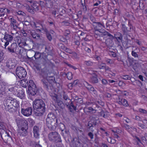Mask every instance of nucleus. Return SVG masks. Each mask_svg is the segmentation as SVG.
<instances>
[{"mask_svg":"<svg viewBox=\"0 0 147 147\" xmlns=\"http://www.w3.org/2000/svg\"><path fill=\"white\" fill-rule=\"evenodd\" d=\"M67 107L68 108V110L69 111L71 112H73V109L71 107L70 105V104L68 103V104H66Z\"/></svg>","mask_w":147,"mask_h":147,"instance_id":"nucleus-52","label":"nucleus"},{"mask_svg":"<svg viewBox=\"0 0 147 147\" xmlns=\"http://www.w3.org/2000/svg\"><path fill=\"white\" fill-rule=\"evenodd\" d=\"M45 105L44 101L41 99H36L33 102V112L36 116H42L45 110Z\"/></svg>","mask_w":147,"mask_h":147,"instance_id":"nucleus-2","label":"nucleus"},{"mask_svg":"<svg viewBox=\"0 0 147 147\" xmlns=\"http://www.w3.org/2000/svg\"><path fill=\"white\" fill-rule=\"evenodd\" d=\"M135 51H131V55L135 57L138 58L139 59V56L137 53Z\"/></svg>","mask_w":147,"mask_h":147,"instance_id":"nucleus-49","label":"nucleus"},{"mask_svg":"<svg viewBox=\"0 0 147 147\" xmlns=\"http://www.w3.org/2000/svg\"><path fill=\"white\" fill-rule=\"evenodd\" d=\"M5 102V109L6 111L12 113L19 109V102L11 97L7 98Z\"/></svg>","mask_w":147,"mask_h":147,"instance_id":"nucleus-1","label":"nucleus"},{"mask_svg":"<svg viewBox=\"0 0 147 147\" xmlns=\"http://www.w3.org/2000/svg\"><path fill=\"white\" fill-rule=\"evenodd\" d=\"M26 9L28 12H30L32 14L34 13V10L31 8L29 6L27 7Z\"/></svg>","mask_w":147,"mask_h":147,"instance_id":"nucleus-50","label":"nucleus"},{"mask_svg":"<svg viewBox=\"0 0 147 147\" xmlns=\"http://www.w3.org/2000/svg\"><path fill=\"white\" fill-rule=\"evenodd\" d=\"M69 134V132L68 130L65 129L64 131L62 132V135L65 138V137L67 136Z\"/></svg>","mask_w":147,"mask_h":147,"instance_id":"nucleus-41","label":"nucleus"},{"mask_svg":"<svg viewBox=\"0 0 147 147\" xmlns=\"http://www.w3.org/2000/svg\"><path fill=\"white\" fill-rule=\"evenodd\" d=\"M114 35L115 38L118 42L122 41L123 36L121 34L119 33L116 34H114Z\"/></svg>","mask_w":147,"mask_h":147,"instance_id":"nucleus-31","label":"nucleus"},{"mask_svg":"<svg viewBox=\"0 0 147 147\" xmlns=\"http://www.w3.org/2000/svg\"><path fill=\"white\" fill-rule=\"evenodd\" d=\"M30 34L32 36L33 38L36 39H42V37L38 34L34 30H32L30 32Z\"/></svg>","mask_w":147,"mask_h":147,"instance_id":"nucleus-27","label":"nucleus"},{"mask_svg":"<svg viewBox=\"0 0 147 147\" xmlns=\"http://www.w3.org/2000/svg\"><path fill=\"white\" fill-rule=\"evenodd\" d=\"M64 50L67 53H70L71 54L73 52L71 51V49H70L67 48V47H65V49H64Z\"/></svg>","mask_w":147,"mask_h":147,"instance_id":"nucleus-57","label":"nucleus"},{"mask_svg":"<svg viewBox=\"0 0 147 147\" xmlns=\"http://www.w3.org/2000/svg\"><path fill=\"white\" fill-rule=\"evenodd\" d=\"M88 135L90 138L91 140L93 138L94 135L92 132H89L88 133Z\"/></svg>","mask_w":147,"mask_h":147,"instance_id":"nucleus-62","label":"nucleus"},{"mask_svg":"<svg viewBox=\"0 0 147 147\" xmlns=\"http://www.w3.org/2000/svg\"><path fill=\"white\" fill-rule=\"evenodd\" d=\"M87 90L90 92L93 88V87L91 84H89L87 82H85V84H84Z\"/></svg>","mask_w":147,"mask_h":147,"instance_id":"nucleus-34","label":"nucleus"},{"mask_svg":"<svg viewBox=\"0 0 147 147\" xmlns=\"http://www.w3.org/2000/svg\"><path fill=\"white\" fill-rule=\"evenodd\" d=\"M48 137L49 140L53 143H58L61 142L60 135L56 131H52L48 134Z\"/></svg>","mask_w":147,"mask_h":147,"instance_id":"nucleus-5","label":"nucleus"},{"mask_svg":"<svg viewBox=\"0 0 147 147\" xmlns=\"http://www.w3.org/2000/svg\"><path fill=\"white\" fill-rule=\"evenodd\" d=\"M138 111L140 113L143 114H146L147 113V111L143 109L140 108L139 109Z\"/></svg>","mask_w":147,"mask_h":147,"instance_id":"nucleus-51","label":"nucleus"},{"mask_svg":"<svg viewBox=\"0 0 147 147\" xmlns=\"http://www.w3.org/2000/svg\"><path fill=\"white\" fill-rule=\"evenodd\" d=\"M76 98H76L75 100V102L77 103L76 104L77 105H80L79 104L82 105L83 103V99L82 98H78V97H76Z\"/></svg>","mask_w":147,"mask_h":147,"instance_id":"nucleus-38","label":"nucleus"},{"mask_svg":"<svg viewBox=\"0 0 147 147\" xmlns=\"http://www.w3.org/2000/svg\"><path fill=\"white\" fill-rule=\"evenodd\" d=\"M32 7L34 11H37L39 10L40 8L39 4L38 3H37L36 1H34L32 5Z\"/></svg>","mask_w":147,"mask_h":147,"instance_id":"nucleus-30","label":"nucleus"},{"mask_svg":"<svg viewBox=\"0 0 147 147\" xmlns=\"http://www.w3.org/2000/svg\"><path fill=\"white\" fill-rule=\"evenodd\" d=\"M41 82L44 88L49 92V95L51 97L56 94L55 93V89L51 83L45 79L41 80Z\"/></svg>","mask_w":147,"mask_h":147,"instance_id":"nucleus-4","label":"nucleus"},{"mask_svg":"<svg viewBox=\"0 0 147 147\" xmlns=\"http://www.w3.org/2000/svg\"><path fill=\"white\" fill-rule=\"evenodd\" d=\"M70 105L71 107H72L73 108V109L74 110H76V107L74 105V104L73 102L71 101L70 103Z\"/></svg>","mask_w":147,"mask_h":147,"instance_id":"nucleus-59","label":"nucleus"},{"mask_svg":"<svg viewBox=\"0 0 147 147\" xmlns=\"http://www.w3.org/2000/svg\"><path fill=\"white\" fill-rule=\"evenodd\" d=\"M98 14L100 16H101L104 14V11L102 10L99 9L98 11Z\"/></svg>","mask_w":147,"mask_h":147,"instance_id":"nucleus-63","label":"nucleus"},{"mask_svg":"<svg viewBox=\"0 0 147 147\" xmlns=\"http://www.w3.org/2000/svg\"><path fill=\"white\" fill-rule=\"evenodd\" d=\"M14 34L12 33H11V34H10L7 32H5L3 38L1 39V40L2 42H3L4 40L6 41L4 45L5 49H6V47L9 44V42H11L13 40V36Z\"/></svg>","mask_w":147,"mask_h":147,"instance_id":"nucleus-6","label":"nucleus"},{"mask_svg":"<svg viewBox=\"0 0 147 147\" xmlns=\"http://www.w3.org/2000/svg\"><path fill=\"white\" fill-rule=\"evenodd\" d=\"M122 105L125 107L129 106V105L128 103V101L125 99H122Z\"/></svg>","mask_w":147,"mask_h":147,"instance_id":"nucleus-44","label":"nucleus"},{"mask_svg":"<svg viewBox=\"0 0 147 147\" xmlns=\"http://www.w3.org/2000/svg\"><path fill=\"white\" fill-rule=\"evenodd\" d=\"M39 3H38L39 5H40L41 7H44L46 5L45 3L43 1L40 0L39 1Z\"/></svg>","mask_w":147,"mask_h":147,"instance_id":"nucleus-56","label":"nucleus"},{"mask_svg":"<svg viewBox=\"0 0 147 147\" xmlns=\"http://www.w3.org/2000/svg\"><path fill=\"white\" fill-rule=\"evenodd\" d=\"M16 122L19 127L28 128V123L26 120L22 119H19L17 120Z\"/></svg>","mask_w":147,"mask_h":147,"instance_id":"nucleus-12","label":"nucleus"},{"mask_svg":"<svg viewBox=\"0 0 147 147\" xmlns=\"http://www.w3.org/2000/svg\"><path fill=\"white\" fill-rule=\"evenodd\" d=\"M32 108L31 107H28L26 109H22L21 112L24 116H28L30 115L32 113Z\"/></svg>","mask_w":147,"mask_h":147,"instance_id":"nucleus-15","label":"nucleus"},{"mask_svg":"<svg viewBox=\"0 0 147 147\" xmlns=\"http://www.w3.org/2000/svg\"><path fill=\"white\" fill-rule=\"evenodd\" d=\"M21 85L23 87L26 88L28 85V81L27 79H23L21 80Z\"/></svg>","mask_w":147,"mask_h":147,"instance_id":"nucleus-36","label":"nucleus"},{"mask_svg":"<svg viewBox=\"0 0 147 147\" xmlns=\"http://www.w3.org/2000/svg\"><path fill=\"white\" fill-rule=\"evenodd\" d=\"M59 128L61 130L62 132L64 131L65 129V125L61 123H60L59 124Z\"/></svg>","mask_w":147,"mask_h":147,"instance_id":"nucleus-45","label":"nucleus"},{"mask_svg":"<svg viewBox=\"0 0 147 147\" xmlns=\"http://www.w3.org/2000/svg\"><path fill=\"white\" fill-rule=\"evenodd\" d=\"M46 121V125L49 130L54 131L56 129L58 124V120L56 115L54 113H49Z\"/></svg>","mask_w":147,"mask_h":147,"instance_id":"nucleus-3","label":"nucleus"},{"mask_svg":"<svg viewBox=\"0 0 147 147\" xmlns=\"http://www.w3.org/2000/svg\"><path fill=\"white\" fill-rule=\"evenodd\" d=\"M41 26L42 28H40V29H38V30L42 33H45L49 41H51L52 39V37L50 32L46 28L45 25H41Z\"/></svg>","mask_w":147,"mask_h":147,"instance_id":"nucleus-9","label":"nucleus"},{"mask_svg":"<svg viewBox=\"0 0 147 147\" xmlns=\"http://www.w3.org/2000/svg\"><path fill=\"white\" fill-rule=\"evenodd\" d=\"M98 81L97 75L95 74H94L93 75L90 77V82L92 84H94L97 83Z\"/></svg>","mask_w":147,"mask_h":147,"instance_id":"nucleus-23","label":"nucleus"},{"mask_svg":"<svg viewBox=\"0 0 147 147\" xmlns=\"http://www.w3.org/2000/svg\"><path fill=\"white\" fill-rule=\"evenodd\" d=\"M83 109L84 112L86 113H89L91 114H94L96 112V110L91 107H86Z\"/></svg>","mask_w":147,"mask_h":147,"instance_id":"nucleus-22","label":"nucleus"},{"mask_svg":"<svg viewBox=\"0 0 147 147\" xmlns=\"http://www.w3.org/2000/svg\"><path fill=\"white\" fill-rule=\"evenodd\" d=\"M80 3L82 5V9L84 11L86 12L87 11V9L89 10V8L88 7V5L86 4L85 0H84L83 2L82 1V0H80Z\"/></svg>","mask_w":147,"mask_h":147,"instance_id":"nucleus-29","label":"nucleus"},{"mask_svg":"<svg viewBox=\"0 0 147 147\" xmlns=\"http://www.w3.org/2000/svg\"><path fill=\"white\" fill-rule=\"evenodd\" d=\"M95 32L96 31L100 32L103 28H105L104 24L103 22H97L93 25Z\"/></svg>","mask_w":147,"mask_h":147,"instance_id":"nucleus-14","label":"nucleus"},{"mask_svg":"<svg viewBox=\"0 0 147 147\" xmlns=\"http://www.w3.org/2000/svg\"><path fill=\"white\" fill-rule=\"evenodd\" d=\"M46 5L49 8L51 7L53 5V3L51 0H48L45 3Z\"/></svg>","mask_w":147,"mask_h":147,"instance_id":"nucleus-40","label":"nucleus"},{"mask_svg":"<svg viewBox=\"0 0 147 147\" xmlns=\"http://www.w3.org/2000/svg\"><path fill=\"white\" fill-rule=\"evenodd\" d=\"M65 64L67 65L69 67L71 68H72L73 69H74L75 70H76L77 69V68L76 67H75L73 66L72 65H71V64H69L68 63H65Z\"/></svg>","mask_w":147,"mask_h":147,"instance_id":"nucleus-61","label":"nucleus"},{"mask_svg":"<svg viewBox=\"0 0 147 147\" xmlns=\"http://www.w3.org/2000/svg\"><path fill=\"white\" fill-rule=\"evenodd\" d=\"M122 79L125 80H129L130 79V77L127 75H123V76Z\"/></svg>","mask_w":147,"mask_h":147,"instance_id":"nucleus-54","label":"nucleus"},{"mask_svg":"<svg viewBox=\"0 0 147 147\" xmlns=\"http://www.w3.org/2000/svg\"><path fill=\"white\" fill-rule=\"evenodd\" d=\"M55 143L52 142L51 143L48 144L47 146L49 147H62L61 146H57Z\"/></svg>","mask_w":147,"mask_h":147,"instance_id":"nucleus-43","label":"nucleus"},{"mask_svg":"<svg viewBox=\"0 0 147 147\" xmlns=\"http://www.w3.org/2000/svg\"><path fill=\"white\" fill-rule=\"evenodd\" d=\"M6 86V84L5 82L0 81V94L5 92Z\"/></svg>","mask_w":147,"mask_h":147,"instance_id":"nucleus-28","label":"nucleus"},{"mask_svg":"<svg viewBox=\"0 0 147 147\" xmlns=\"http://www.w3.org/2000/svg\"><path fill=\"white\" fill-rule=\"evenodd\" d=\"M105 64V63H102L101 64H98V67L100 69H105V66H104L103 65Z\"/></svg>","mask_w":147,"mask_h":147,"instance_id":"nucleus-58","label":"nucleus"},{"mask_svg":"<svg viewBox=\"0 0 147 147\" xmlns=\"http://www.w3.org/2000/svg\"><path fill=\"white\" fill-rule=\"evenodd\" d=\"M90 19L93 22L94 24H95L96 22V20L95 18L92 15H91L90 16Z\"/></svg>","mask_w":147,"mask_h":147,"instance_id":"nucleus-55","label":"nucleus"},{"mask_svg":"<svg viewBox=\"0 0 147 147\" xmlns=\"http://www.w3.org/2000/svg\"><path fill=\"white\" fill-rule=\"evenodd\" d=\"M58 46L60 49L64 50L65 49L66 47L64 45L61 43H59L58 44Z\"/></svg>","mask_w":147,"mask_h":147,"instance_id":"nucleus-47","label":"nucleus"},{"mask_svg":"<svg viewBox=\"0 0 147 147\" xmlns=\"http://www.w3.org/2000/svg\"><path fill=\"white\" fill-rule=\"evenodd\" d=\"M19 47L17 46L16 43H12L11 46L6 47V49L7 50L8 52L11 53H15L18 51V48Z\"/></svg>","mask_w":147,"mask_h":147,"instance_id":"nucleus-11","label":"nucleus"},{"mask_svg":"<svg viewBox=\"0 0 147 147\" xmlns=\"http://www.w3.org/2000/svg\"><path fill=\"white\" fill-rule=\"evenodd\" d=\"M27 92L29 95L34 96L37 93L38 94L39 90L38 89L36 86H35L31 90L30 89V90L28 89Z\"/></svg>","mask_w":147,"mask_h":147,"instance_id":"nucleus-17","label":"nucleus"},{"mask_svg":"<svg viewBox=\"0 0 147 147\" xmlns=\"http://www.w3.org/2000/svg\"><path fill=\"white\" fill-rule=\"evenodd\" d=\"M47 55L44 53H40L39 52L36 51L35 52V54L34 56L35 59H38L41 57L45 60L46 61H47L48 59L47 58Z\"/></svg>","mask_w":147,"mask_h":147,"instance_id":"nucleus-13","label":"nucleus"},{"mask_svg":"<svg viewBox=\"0 0 147 147\" xmlns=\"http://www.w3.org/2000/svg\"><path fill=\"white\" fill-rule=\"evenodd\" d=\"M16 72L17 76L20 79L25 78L27 75V72L25 69L21 66L17 67Z\"/></svg>","mask_w":147,"mask_h":147,"instance_id":"nucleus-7","label":"nucleus"},{"mask_svg":"<svg viewBox=\"0 0 147 147\" xmlns=\"http://www.w3.org/2000/svg\"><path fill=\"white\" fill-rule=\"evenodd\" d=\"M84 63L88 66H91L93 65V63L89 60L84 61Z\"/></svg>","mask_w":147,"mask_h":147,"instance_id":"nucleus-46","label":"nucleus"},{"mask_svg":"<svg viewBox=\"0 0 147 147\" xmlns=\"http://www.w3.org/2000/svg\"><path fill=\"white\" fill-rule=\"evenodd\" d=\"M15 95L21 99L24 97V91L23 89L19 88Z\"/></svg>","mask_w":147,"mask_h":147,"instance_id":"nucleus-24","label":"nucleus"},{"mask_svg":"<svg viewBox=\"0 0 147 147\" xmlns=\"http://www.w3.org/2000/svg\"><path fill=\"white\" fill-rule=\"evenodd\" d=\"M35 86L36 85L33 81L32 80H30L28 82V89L30 90V89L31 90L32 88L33 87Z\"/></svg>","mask_w":147,"mask_h":147,"instance_id":"nucleus-37","label":"nucleus"},{"mask_svg":"<svg viewBox=\"0 0 147 147\" xmlns=\"http://www.w3.org/2000/svg\"><path fill=\"white\" fill-rule=\"evenodd\" d=\"M39 131V127L36 125L34 126L33 128V132L34 137L35 138H39L40 136Z\"/></svg>","mask_w":147,"mask_h":147,"instance_id":"nucleus-21","label":"nucleus"},{"mask_svg":"<svg viewBox=\"0 0 147 147\" xmlns=\"http://www.w3.org/2000/svg\"><path fill=\"white\" fill-rule=\"evenodd\" d=\"M99 32L101 33V34H100V36L102 37H103L105 36H107V35L109 33L108 32L105 31L104 30H101L100 32Z\"/></svg>","mask_w":147,"mask_h":147,"instance_id":"nucleus-42","label":"nucleus"},{"mask_svg":"<svg viewBox=\"0 0 147 147\" xmlns=\"http://www.w3.org/2000/svg\"><path fill=\"white\" fill-rule=\"evenodd\" d=\"M138 125L144 129H145V128H147V127H146V125H144V124H142L140 123H138Z\"/></svg>","mask_w":147,"mask_h":147,"instance_id":"nucleus-53","label":"nucleus"},{"mask_svg":"<svg viewBox=\"0 0 147 147\" xmlns=\"http://www.w3.org/2000/svg\"><path fill=\"white\" fill-rule=\"evenodd\" d=\"M107 36L109 37L107 39H111V40H113L115 38L114 36H113V35L111 34L109 32Z\"/></svg>","mask_w":147,"mask_h":147,"instance_id":"nucleus-60","label":"nucleus"},{"mask_svg":"<svg viewBox=\"0 0 147 147\" xmlns=\"http://www.w3.org/2000/svg\"><path fill=\"white\" fill-rule=\"evenodd\" d=\"M34 67L37 71H40L39 73L40 75L42 77L44 75V74L46 72L47 69L46 68H44L43 69H40V67L38 65H35Z\"/></svg>","mask_w":147,"mask_h":147,"instance_id":"nucleus-25","label":"nucleus"},{"mask_svg":"<svg viewBox=\"0 0 147 147\" xmlns=\"http://www.w3.org/2000/svg\"><path fill=\"white\" fill-rule=\"evenodd\" d=\"M14 60H8L6 63V65L7 67L10 69L14 68L16 65V64L13 62Z\"/></svg>","mask_w":147,"mask_h":147,"instance_id":"nucleus-20","label":"nucleus"},{"mask_svg":"<svg viewBox=\"0 0 147 147\" xmlns=\"http://www.w3.org/2000/svg\"><path fill=\"white\" fill-rule=\"evenodd\" d=\"M73 147H83V145L77 138H74L71 141Z\"/></svg>","mask_w":147,"mask_h":147,"instance_id":"nucleus-18","label":"nucleus"},{"mask_svg":"<svg viewBox=\"0 0 147 147\" xmlns=\"http://www.w3.org/2000/svg\"><path fill=\"white\" fill-rule=\"evenodd\" d=\"M30 145L32 147H42L40 144H37L34 141H31L30 142Z\"/></svg>","mask_w":147,"mask_h":147,"instance_id":"nucleus-35","label":"nucleus"},{"mask_svg":"<svg viewBox=\"0 0 147 147\" xmlns=\"http://www.w3.org/2000/svg\"><path fill=\"white\" fill-rule=\"evenodd\" d=\"M49 72V71L48 70H47L45 73L44 74V75L42 76V77L44 78V79H46L47 78V80H50L53 82V83H55V78L53 76H48V73Z\"/></svg>","mask_w":147,"mask_h":147,"instance_id":"nucleus-19","label":"nucleus"},{"mask_svg":"<svg viewBox=\"0 0 147 147\" xmlns=\"http://www.w3.org/2000/svg\"><path fill=\"white\" fill-rule=\"evenodd\" d=\"M28 128L21 127L19 129L18 132V135L20 136H25L28 134L27 129Z\"/></svg>","mask_w":147,"mask_h":147,"instance_id":"nucleus-16","label":"nucleus"},{"mask_svg":"<svg viewBox=\"0 0 147 147\" xmlns=\"http://www.w3.org/2000/svg\"><path fill=\"white\" fill-rule=\"evenodd\" d=\"M90 92H92L94 94L96 95L97 94V93L96 90L94 88L91 90Z\"/></svg>","mask_w":147,"mask_h":147,"instance_id":"nucleus-64","label":"nucleus"},{"mask_svg":"<svg viewBox=\"0 0 147 147\" xmlns=\"http://www.w3.org/2000/svg\"><path fill=\"white\" fill-rule=\"evenodd\" d=\"M58 96L56 94L51 98L55 102L57 103L59 108L63 109L65 108V105L62 101L58 98Z\"/></svg>","mask_w":147,"mask_h":147,"instance_id":"nucleus-10","label":"nucleus"},{"mask_svg":"<svg viewBox=\"0 0 147 147\" xmlns=\"http://www.w3.org/2000/svg\"><path fill=\"white\" fill-rule=\"evenodd\" d=\"M4 53L2 51L0 50V63L4 59Z\"/></svg>","mask_w":147,"mask_h":147,"instance_id":"nucleus-48","label":"nucleus"},{"mask_svg":"<svg viewBox=\"0 0 147 147\" xmlns=\"http://www.w3.org/2000/svg\"><path fill=\"white\" fill-rule=\"evenodd\" d=\"M19 88H18L17 86H14L10 88L9 89V90L13 94L15 95L17 93V91H18Z\"/></svg>","mask_w":147,"mask_h":147,"instance_id":"nucleus-33","label":"nucleus"},{"mask_svg":"<svg viewBox=\"0 0 147 147\" xmlns=\"http://www.w3.org/2000/svg\"><path fill=\"white\" fill-rule=\"evenodd\" d=\"M121 30L123 35H127L128 34L129 32H130L131 30H133L132 25L129 22L128 24V26L129 27V29H128L127 28L124 24H121Z\"/></svg>","mask_w":147,"mask_h":147,"instance_id":"nucleus-8","label":"nucleus"},{"mask_svg":"<svg viewBox=\"0 0 147 147\" xmlns=\"http://www.w3.org/2000/svg\"><path fill=\"white\" fill-rule=\"evenodd\" d=\"M72 74L71 72H68L67 73H64L63 75L67 76V79L69 80H71L72 78Z\"/></svg>","mask_w":147,"mask_h":147,"instance_id":"nucleus-39","label":"nucleus"},{"mask_svg":"<svg viewBox=\"0 0 147 147\" xmlns=\"http://www.w3.org/2000/svg\"><path fill=\"white\" fill-rule=\"evenodd\" d=\"M45 51L48 55L52 56L53 55V48L52 47L48 46H46Z\"/></svg>","mask_w":147,"mask_h":147,"instance_id":"nucleus-26","label":"nucleus"},{"mask_svg":"<svg viewBox=\"0 0 147 147\" xmlns=\"http://www.w3.org/2000/svg\"><path fill=\"white\" fill-rule=\"evenodd\" d=\"M113 40L109 39H106L105 42L107 47H112L113 44Z\"/></svg>","mask_w":147,"mask_h":147,"instance_id":"nucleus-32","label":"nucleus"}]
</instances>
